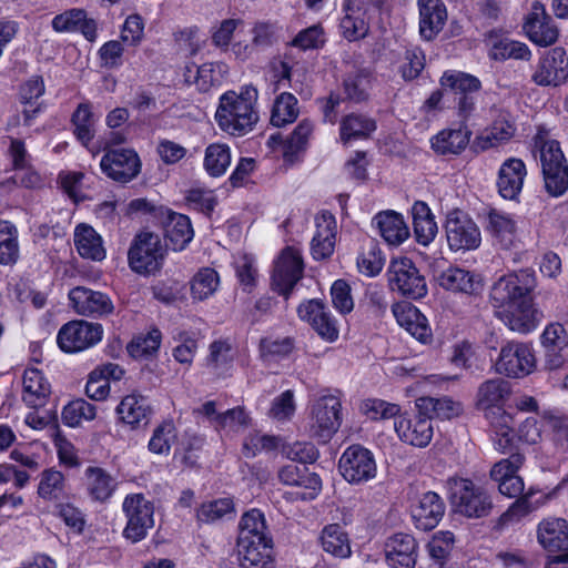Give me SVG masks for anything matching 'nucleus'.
<instances>
[{"label":"nucleus","mask_w":568,"mask_h":568,"mask_svg":"<svg viewBox=\"0 0 568 568\" xmlns=\"http://www.w3.org/2000/svg\"><path fill=\"white\" fill-rule=\"evenodd\" d=\"M536 285V272L531 267L505 274L493 284L489 302L510 331L528 334L537 327L538 312L532 298Z\"/></svg>","instance_id":"nucleus-1"},{"label":"nucleus","mask_w":568,"mask_h":568,"mask_svg":"<svg viewBox=\"0 0 568 568\" xmlns=\"http://www.w3.org/2000/svg\"><path fill=\"white\" fill-rule=\"evenodd\" d=\"M236 548L239 567H275L274 542L261 509L252 508L242 515Z\"/></svg>","instance_id":"nucleus-2"},{"label":"nucleus","mask_w":568,"mask_h":568,"mask_svg":"<svg viewBox=\"0 0 568 568\" xmlns=\"http://www.w3.org/2000/svg\"><path fill=\"white\" fill-rule=\"evenodd\" d=\"M511 393L510 383L503 378L485 381L477 392V408L489 419L495 434L494 446L500 453L511 448L514 443L513 405L506 406Z\"/></svg>","instance_id":"nucleus-3"},{"label":"nucleus","mask_w":568,"mask_h":568,"mask_svg":"<svg viewBox=\"0 0 568 568\" xmlns=\"http://www.w3.org/2000/svg\"><path fill=\"white\" fill-rule=\"evenodd\" d=\"M258 91L252 84H245L240 91H225L219 98L215 121L219 128L235 138L251 132L258 121L256 103Z\"/></svg>","instance_id":"nucleus-4"},{"label":"nucleus","mask_w":568,"mask_h":568,"mask_svg":"<svg viewBox=\"0 0 568 568\" xmlns=\"http://www.w3.org/2000/svg\"><path fill=\"white\" fill-rule=\"evenodd\" d=\"M439 84L446 94L453 97L458 120L469 121L481 90L479 78L459 70H446L439 78Z\"/></svg>","instance_id":"nucleus-5"},{"label":"nucleus","mask_w":568,"mask_h":568,"mask_svg":"<svg viewBox=\"0 0 568 568\" xmlns=\"http://www.w3.org/2000/svg\"><path fill=\"white\" fill-rule=\"evenodd\" d=\"M450 501L455 511L467 518L487 517L493 509V499L488 491L469 478H448Z\"/></svg>","instance_id":"nucleus-6"},{"label":"nucleus","mask_w":568,"mask_h":568,"mask_svg":"<svg viewBox=\"0 0 568 568\" xmlns=\"http://www.w3.org/2000/svg\"><path fill=\"white\" fill-rule=\"evenodd\" d=\"M386 277L389 290L407 301H420L428 293L425 276L407 256L392 257Z\"/></svg>","instance_id":"nucleus-7"},{"label":"nucleus","mask_w":568,"mask_h":568,"mask_svg":"<svg viewBox=\"0 0 568 568\" xmlns=\"http://www.w3.org/2000/svg\"><path fill=\"white\" fill-rule=\"evenodd\" d=\"M122 511L126 519L122 537L131 544L144 540L154 527V504L142 493L129 494L123 499Z\"/></svg>","instance_id":"nucleus-8"},{"label":"nucleus","mask_w":568,"mask_h":568,"mask_svg":"<svg viewBox=\"0 0 568 568\" xmlns=\"http://www.w3.org/2000/svg\"><path fill=\"white\" fill-rule=\"evenodd\" d=\"M164 248L161 239L153 232L138 233L129 248L128 262L130 268L136 274H154L162 267Z\"/></svg>","instance_id":"nucleus-9"},{"label":"nucleus","mask_w":568,"mask_h":568,"mask_svg":"<svg viewBox=\"0 0 568 568\" xmlns=\"http://www.w3.org/2000/svg\"><path fill=\"white\" fill-rule=\"evenodd\" d=\"M102 324L74 320L63 324L57 334V344L65 354H77L94 347L103 338Z\"/></svg>","instance_id":"nucleus-10"},{"label":"nucleus","mask_w":568,"mask_h":568,"mask_svg":"<svg viewBox=\"0 0 568 568\" xmlns=\"http://www.w3.org/2000/svg\"><path fill=\"white\" fill-rule=\"evenodd\" d=\"M338 470L351 485H362L377 475L374 454L361 444L348 446L338 459Z\"/></svg>","instance_id":"nucleus-11"},{"label":"nucleus","mask_w":568,"mask_h":568,"mask_svg":"<svg viewBox=\"0 0 568 568\" xmlns=\"http://www.w3.org/2000/svg\"><path fill=\"white\" fill-rule=\"evenodd\" d=\"M448 247L453 252L473 251L479 247L481 234L476 222L459 209L448 212L445 221Z\"/></svg>","instance_id":"nucleus-12"},{"label":"nucleus","mask_w":568,"mask_h":568,"mask_svg":"<svg viewBox=\"0 0 568 568\" xmlns=\"http://www.w3.org/2000/svg\"><path fill=\"white\" fill-rule=\"evenodd\" d=\"M303 272L304 262L300 252L293 246H285L271 275L272 290L288 301L295 285L303 277Z\"/></svg>","instance_id":"nucleus-13"},{"label":"nucleus","mask_w":568,"mask_h":568,"mask_svg":"<svg viewBox=\"0 0 568 568\" xmlns=\"http://www.w3.org/2000/svg\"><path fill=\"white\" fill-rule=\"evenodd\" d=\"M446 513L444 498L434 490L417 491L409 498V516L413 526L419 531H432L443 520Z\"/></svg>","instance_id":"nucleus-14"},{"label":"nucleus","mask_w":568,"mask_h":568,"mask_svg":"<svg viewBox=\"0 0 568 568\" xmlns=\"http://www.w3.org/2000/svg\"><path fill=\"white\" fill-rule=\"evenodd\" d=\"M394 427L403 443L418 448L428 446L434 435L432 416L420 408L400 413Z\"/></svg>","instance_id":"nucleus-15"},{"label":"nucleus","mask_w":568,"mask_h":568,"mask_svg":"<svg viewBox=\"0 0 568 568\" xmlns=\"http://www.w3.org/2000/svg\"><path fill=\"white\" fill-rule=\"evenodd\" d=\"M384 0H343L345 16L339 22L342 37L356 42L367 37L369 23L365 16L374 10L381 11Z\"/></svg>","instance_id":"nucleus-16"},{"label":"nucleus","mask_w":568,"mask_h":568,"mask_svg":"<svg viewBox=\"0 0 568 568\" xmlns=\"http://www.w3.org/2000/svg\"><path fill=\"white\" fill-rule=\"evenodd\" d=\"M100 168L102 173L110 180L125 184L140 174L142 163L134 149L105 148V152L100 161Z\"/></svg>","instance_id":"nucleus-17"},{"label":"nucleus","mask_w":568,"mask_h":568,"mask_svg":"<svg viewBox=\"0 0 568 568\" xmlns=\"http://www.w3.org/2000/svg\"><path fill=\"white\" fill-rule=\"evenodd\" d=\"M296 313L298 318L307 323L324 342L334 343L338 339L337 320L323 300H304L297 306Z\"/></svg>","instance_id":"nucleus-18"},{"label":"nucleus","mask_w":568,"mask_h":568,"mask_svg":"<svg viewBox=\"0 0 568 568\" xmlns=\"http://www.w3.org/2000/svg\"><path fill=\"white\" fill-rule=\"evenodd\" d=\"M114 414L116 425L136 432L148 427L154 410L146 396L132 392L121 398Z\"/></svg>","instance_id":"nucleus-19"},{"label":"nucleus","mask_w":568,"mask_h":568,"mask_svg":"<svg viewBox=\"0 0 568 568\" xmlns=\"http://www.w3.org/2000/svg\"><path fill=\"white\" fill-rule=\"evenodd\" d=\"M531 80L539 87H560L568 82V54L565 48L545 51L536 65Z\"/></svg>","instance_id":"nucleus-20"},{"label":"nucleus","mask_w":568,"mask_h":568,"mask_svg":"<svg viewBox=\"0 0 568 568\" xmlns=\"http://www.w3.org/2000/svg\"><path fill=\"white\" fill-rule=\"evenodd\" d=\"M278 479L283 485L302 487L304 491L286 493L285 499L295 501L314 500L322 491V479L317 473L310 471L307 466L294 463L284 465L278 470Z\"/></svg>","instance_id":"nucleus-21"},{"label":"nucleus","mask_w":568,"mask_h":568,"mask_svg":"<svg viewBox=\"0 0 568 568\" xmlns=\"http://www.w3.org/2000/svg\"><path fill=\"white\" fill-rule=\"evenodd\" d=\"M536 367V358L530 345L519 342H508L501 346L496 371L513 378L530 374Z\"/></svg>","instance_id":"nucleus-22"},{"label":"nucleus","mask_w":568,"mask_h":568,"mask_svg":"<svg viewBox=\"0 0 568 568\" xmlns=\"http://www.w3.org/2000/svg\"><path fill=\"white\" fill-rule=\"evenodd\" d=\"M539 544L549 556V564H568V521L564 518H548L539 523Z\"/></svg>","instance_id":"nucleus-23"},{"label":"nucleus","mask_w":568,"mask_h":568,"mask_svg":"<svg viewBox=\"0 0 568 568\" xmlns=\"http://www.w3.org/2000/svg\"><path fill=\"white\" fill-rule=\"evenodd\" d=\"M524 462L525 456L515 452L491 467L490 478L498 484V490L503 496L517 499L526 493L524 479L518 475Z\"/></svg>","instance_id":"nucleus-24"},{"label":"nucleus","mask_w":568,"mask_h":568,"mask_svg":"<svg viewBox=\"0 0 568 568\" xmlns=\"http://www.w3.org/2000/svg\"><path fill=\"white\" fill-rule=\"evenodd\" d=\"M155 226L162 230L165 247L173 252L184 251L194 237L191 219L170 207Z\"/></svg>","instance_id":"nucleus-25"},{"label":"nucleus","mask_w":568,"mask_h":568,"mask_svg":"<svg viewBox=\"0 0 568 568\" xmlns=\"http://www.w3.org/2000/svg\"><path fill=\"white\" fill-rule=\"evenodd\" d=\"M385 561L390 568H415L419 545L413 534L394 532L384 544Z\"/></svg>","instance_id":"nucleus-26"},{"label":"nucleus","mask_w":568,"mask_h":568,"mask_svg":"<svg viewBox=\"0 0 568 568\" xmlns=\"http://www.w3.org/2000/svg\"><path fill=\"white\" fill-rule=\"evenodd\" d=\"M556 494L557 489L546 493L542 489L530 486L525 494L511 503L498 517L497 527L504 528L509 524L519 521L524 517L547 505Z\"/></svg>","instance_id":"nucleus-27"},{"label":"nucleus","mask_w":568,"mask_h":568,"mask_svg":"<svg viewBox=\"0 0 568 568\" xmlns=\"http://www.w3.org/2000/svg\"><path fill=\"white\" fill-rule=\"evenodd\" d=\"M312 428L315 436L329 439L342 422V404L334 396L318 398L312 407Z\"/></svg>","instance_id":"nucleus-28"},{"label":"nucleus","mask_w":568,"mask_h":568,"mask_svg":"<svg viewBox=\"0 0 568 568\" xmlns=\"http://www.w3.org/2000/svg\"><path fill=\"white\" fill-rule=\"evenodd\" d=\"M523 30L527 38L539 47L554 44L558 39V30L552 24L544 4L535 1L530 12L526 16Z\"/></svg>","instance_id":"nucleus-29"},{"label":"nucleus","mask_w":568,"mask_h":568,"mask_svg":"<svg viewBox=\"0 0 568 568\" xmlns=\"http://www.w3.org/2000/svg\"><path fill=\"white\" fill-rule=\"evenodd\" d=\"M69 300L78 314L88 317L106 316L114 310L113 303L106 293L84 286L72 288L69 293Z\"/></svg>","instance_id":"nucleus-30"},{"label":"nucleus","mask_w":568,"mask_h":568,"mask_svg":"<svg viewBox=\"0 0 568 568\" xmlns=\"http://www.w3.org/2000/svg\"><path fill=\"white\" fill-rule=\"evenodd\" d=\"M397 324L420 343L432 338V329L426 316L410 301L404 300L392 305Z\"/></svg>","instance_id":"nucleus-31"},{"label":"nucleus","mask_w":568,"mask_h":568,"mask_svg":"<svg viewBox=\"0 0 568 568\" xmlns=\"http://www.w3.org/2000/svg\"><path fill=\"white\" fill-rule=\"evenodd\" d=\"M527 176V168L525 162L519 158L506 159L499 170L497 176V189L499 195L509 201L518 200L525 179Z\"/></svg>","instance_id":"nucleus-32"},{"label":"nucleus","mask_w":568,"mask_h":568,"mask_svg":"<svg viewBox=\"0 0 568 568\" xmlns=\"http://www.w3.org/2000/svg\"><path fill=\"white\" fill-rule=\"evenodd\" d=\"M315 233L311 241V255L315 261L329 258L335 250L336 220L329 211H323L315 217Z\"/></svg>","instance_id":"nucleus-33"},{"label":"nucleus","mask_w":568,"mask_h":568,"mask_svg":"<svg viewBox=\"0 0 568 568\" xmlns=\"http://www.w3.org/2000/svg\"><path fill=\"white\" fill-rule=\"evenodd\" d=\"M51 24L55 32L81 33L89 42H94L98 38L97 22L94 19L88 18L84 9L65 10L57 14Z\"/></svg>","instance_id":"nucleus-34"},{"label":"nucleus","mask_w":568,"mask_h":568,"mask_svg":"<svg viewBox=\"0 0 568 568\" xmlns=\"http://www.w3.org/2000/svg\"><path fill=\"white\" fill-rule=\"evenodd\" d=\"M545 191L560 197L568 191V161L562 152L540 161Z\"/></svg>","instance_id":"nucleus-35"},{"label":"nucleus","mask_w":568,"mask_h":568,"mask_svg":"<svg viewBox=\"0 0 568 568\" xmlns=\"http://www.w3.org/2000/svg\"><path fill=\"white\" fill-rule=\"evenodd\" d=\"M438 285L449 292L477 295L483 290V278L459 266H449L437 275Z\"/></svg>","instance_id":"nucleus-36"},{"label":"nucleus","mask_w":568,"mask_h":568,"mask_svg":"<svg viewBox=\"0 0 568 568\" xmlns=\"http://www.w3.org/2000/svg\"><path fill=\"white\" fill-rule=\"evenodd\" d=\"M37 496L43 503L54 506L71 499V493L64 474L54 467L43 469L38 475Z\"/></svg>","instance_id":"nucleus-37"},{"label":"nucleus","mask_w":568,"mask_h":568,"mask_svg":"<svg viewBox=\"0 0 568 568\" xmlns=\"http://www.w3.org/2000/svg\"><path fill=\"white\" fill-rule=\"evenodd\" d=\"M471 131L468 121L459 120L457 129H443L430 139L432 150L437 155H459L468 145Z\"/></svg>","instance_id":"nucleus-38"},{"label":"nucleus","mask_w":568,"mask_h":568,"mask_svg":"<svg viewBox=\"0 0 568 568\" xmlns=\"http://www.w3.org/2000/svg\"><path fill=\"white\" fill-rule=\"evenodd\" d=\"M545 349L546 365L549 369H557L565 363L562 351L568 347V329L559 322L550 323L540 336Z\"/></svg>","instance_id":"nucleus-39"},{"label":"nucleus","mask_w":568,"mask_h":568,"mask_svg":"<svg viewBox=\"0 0 568 568\" xmlns=\"http://www.w3.org/2000/svg\"><path fill=\"white\" fill-rule=\"evenodd\" d=\"M419 34L426 41H433L444 29L447 9L442 0H418Z\"/></svg>","instance_id":"nucleus-40"},{"label":"nucleus","mask_w":568,"mask_h":568,"mask_svg":"<svg viewBox=\"0 0 568 568\" xmlns=\"http://www.w3.org/2000/svg\"><path fill=\"white\" fill-rule=\"evenodd\" d=\"M51 395V385L44 373L36 367L24 369L22 377V400L31 408L47 405Z\"/></svg>","instance_id":"nucleus-41"},{"label":"nucleus","mask_w":568,"mask_h":568,"mask_svg":"<svg viewBox=\"0 0 568 568\" xmlns=\"http://www.w3.org/2000/svg\"><path fill=\"white\" fill-rule=\"evenodd\" d=\"M385 263L386 255L379 242L369 236L363 239L356 255L358 273L369 278L376 277L382 273Z\"/></svg>","instance_id":"nucleus-42"},{"label":"nucleus","mask_w":568,"mask_h":568,"mask_svg":"<svg viewBox=\"0 0 568 568\" xmlns=\"http://www.w3.org/2000/svg\"><path fill=\"white\" fill-rule=\"evenodd\" d=\"M45 85L42 77L34 75L20 87L19 101L23 105L21 111L23 124L32 125L33 121L43 112V103L39 99L44 94Z\"/></svg>","instance_id":"nucleus-43"},{"label":"nucleus","mask_w":568,"mask_h":568,"mask_svg":"<svg viewBox=\"0 0 568 568\" xmlns=\"http://www.w3.org/2000/svg\"><path fill=\"white\" fill-rule=\"evenodd\" d=\"M87 494L93 501L104 503L115 491L116 483L112 475L100 466H89L84 470Z\"/></svg>","instance_id":"nucleus-44"},{"label":"nucleus","mask_w":568,"mask_h":568,"mask_svg":"<svg viewBox=\"0 0 568 568\" xmlns=\"http://www.w3.org/2000/svg\"><path fill=\"white\" fill-rule=\"evenodd\" d=\"M70 123L75 140L82 146L90 150V145L95 136L97 123L92 103L90 101L79 103L71 114Z\"/></svg>","instance_id":"nucleus-45"},{"label":"nucleus","mask_w":568,"mask_h":568,"mask_svg":"<svg viewBox=\"0 0 568 568\" xmlns=\"http://www.w3.org/2000/svg\"><path fill=\"white\" fill-rule=\"evenodd\" d=\"M373 222L376 223L379 235L392 246H398L409 236V229L400 213L387 211L378 213Z\"/></svg>","instance_id":"nucleus-46"},{"label":"nucleus","mask_w":568,"mask_h":568,"mask_svg":"<svg viewBox=\"0 0 568 568\" xmlns=\"http://www.w3.org/2000/svg\"><path fill=\"white\" fill-rule=\"evenodd\" d=\"M74 245L79 255L92 261H102L106 252L101 235L89 224L81 223L74 230Z\"/></svg>","instance_id":"nucleus-47"},{"label":"nucleus","mask_w":568,"mask_h":568,"mask_svg":"<svg viewBox=\"0 0 568 568\" xmlns=\"http://www.w3.org/2000/svg\"><path fill=\"white\" fill-rule=\"evenodd\" d=\"M413 229L416 242L427 246L432 243L437 234L438 227L435 216L424 201H416L412 207Z\"/></svg>","instance_id":"nucleus-48"},{"label":"nucleus","mask_w":568,"mask_h":568,"mask_svg":"<svg viewBox=\"0 0 568 568\" xmlns=\"http://www.w3.org/2000/svg\"><path fill=\"white\" fill-rule=\"evenodd\" d=\"M320 540L323 550L333 557L345 559L352 555L348 532L339 524L324 526Z\"/></svg>","instance_id":"nucleus-49"},{"label":"nucleus","mask_w":568,"mask_h":568,"mask_svg":"<svg viewBox=\"0 0 568 568\" xmlns=\"http://www.w3.org/2000/svg\"><path fill=\"white\" fill-rule=\"evenodd\" d=\"M376 129L374 119L362 113H349L339 122V138L347 144L351 141L367 139Z\"/></svg>","instance_id":"nucleus-50"},{"label":"nucleus","mask_w":568,"mask_h":568,"mask_svg":"<svg viewBox=\"0 0 568 568\" xmlns=\"http://www.w3.org/2000/svg\"><path fill=\"white\" fill-rule=\"evenodd\" d=\"M516 222L505 213L490 209L486 215L485 231L496 240L503 248H508L516 234Z\"/></svg>","instance_id":"nucleus-51"},{"label":"nucleus","mask_w":568,"mask_h":568,"mask_svg":"<svg viewBox=\"0 0 568 568\" xmlns=\"http://www.w3.org/2000/svg\"><path fill=\"white\" fill-rule=\"evenodd\" d=\"M232 515H235V504L232 497L206 500L195 509V519L199 527L215 524Z\"/></svg>","instance_id":"nucleus-52"},{"label":"nucleus","mask_w":568,"mask_h":568,"mask_svg":"<svg viewBox=\"0 0 568 568\" xmlns=\"http://www.w3.org/2000/svg\"><path fill=\"white\" fill-rule=\"evenodd\" d=\"M235 359V351L226 338L213 341L209 346L206 366L213 369L217 376L230 375Z\"/></svg>","instance_id":"nucleus-53"},{"label":"nucleus","mask_w":568,"mask_h":568,"mask_svg":"<svg viewBox=\"0 0 568 568\" xmlns=\"http://www.w3.org/2000/svg\"><path fill=\"white\" fill-rule=\"evenodd\" d=\"M372 83L373 74L368 69H357L347 73L343 79L345 99L354 103L367 101Z\"/></svg>","instance_id":"nucleus-54"},{"label":"nucleus","mask_w":568,"mask_h":568,"mask_svg":"<svg viewBox=\"0 0 568 568\" xmlns=\"http://www.w3.org/2000/svg\"><path fill=\"white\" fill-rule=\"evenodd\" d=\"M162 332L151 326L145 333L134 336L126 345L129 355L136 359H150L158 355L162 343Z\"/></svg>","instance_id":"nucleus-55"},{"label":"nucleus","mask_w":568,"mask_h":568,"mask_svg":"<svg viewBox=\"0 0 568 568\" xmlns=\"http://www.w3.org/2000/svg\"><path fill=\"white\" fill-rule=\"evenodd\" d=\"M416 408H420L426 414H430L432 419L449 420L458 417L463 413L462 403L452 399L448 396L443 397H420L416 400Z\"/></svg>","instance_id":"nucleus-56"},{"label":"nucleus","mask_w":568,"mask_h":568,"mask_svg":"<svg viewBox=\"0 0 568 568\" xmlns=\"http://www.w3.org/2000/svg\"><path fill=\"white\" fill-rule=\"evenodd\" d=\"M98 408L82 397L69 400L61 410V422L64 426L77 428L82 422H92L95 419Z\"/></svg>","instance_id":"nucleus-57"},{"label":"nucleus","mask_w":568,"mask_h":568,"mask_svg":"<svg viewBox=\"0 0 568 568\" xmlns=\"http://www.w3.org/2000/svg\"><path fill=\"white\" fill-rule=\"evenodd\" d=\"M232 162L231 148L226 143H210L205 149L203 166L211 178L223 176Z\"/></svg>","instance_id":"nucleus-58"},{"label":"nucleus","mask_w":568,"mask_h":568,"mask_svg":"<svg viewBox=\"0 0 568 568\" xmlns=\"http://www.w3.org/2000/svg\"><path fill=\"white\" fill-rule=\"evenodd\" d=\"M298 113L297 98L291 92H282L274 100L270 122L273 126L282 128L295 122Z\"/></svg>","instance_id":"nucleus-59"},{"label":"nucleus","mask_w":568,"mask_h":568,"mask_svg":"<svg viewBox=\"0 0 568 568\" xmlns=\"http://www.w3.org/2000/svg\"><path fill=\"white\" fill-rule=\"evenodd\" d=\"M19 232L17 226L8 220H0V265L9 266L19 258Z\"/></svg>","instance_id":"nucleus-60"},{"label":"nucleus","mask_w":568,"mask_h":568,"mask_svg":"<svg viewBox=\"0 0 568 568\" xmlns=\"http://www.w3.org/2000/svg\"><path fill=\"white\" fill-rule=\"evenodd\" d=\"M176 439V427L172 419L162 420L152 432L148 449L155 455L168 456Z\"/></svg>","instance_id":"nucleus-61"},{"label":"nucleus","mask_w":568,"mask_h":568,"mask_svg":"<svg viewBox=\"0 0 568 568\" xmlns=\"http://www.w3.org/2000/svg\"><path fill=\"white\" fill-rule=\"evenodd\" d=\"M489 58L495 61H506L508 59L529 61L531 51L524 42L503 39L493 44L489 50Z\"/></svg>","instance_id":"nucleus-62"},{"label":"nucleus","mask_w":568,"mask_h":568,"mask_svg":"<svg viewBox=\"0 0 568 568\" xmlns=\"http://www.w3.org/2000/svg\"><path fill=\"white\" fill-rule=\"evenodd\" d=\"M166 209L168 206L155 204L145 197H136L128 203L126 215L131 219H142L155 226L160 219L163 217Z\"/></svg>","instance_id":"nucleus-63"},{"label":"nucleus","mask_w":568,"mask_h":568,"mask_svg":"<svg viewBox=\"0 0 568 568\" xmlns=\"http://www.w3.org/2000/svg\"><path fill=\"white\" fill-rule=\"evenodd\" d=\"M185 204L191 211L199 212L205 217L211 219L219 203L213 191L193 187L185 192Z\"/></svg>","instance_id":"nucleus-64"}]
</instances>
